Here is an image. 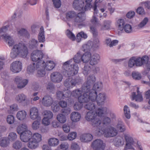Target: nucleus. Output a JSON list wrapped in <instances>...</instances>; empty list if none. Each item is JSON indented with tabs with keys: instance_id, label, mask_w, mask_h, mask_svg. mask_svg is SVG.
<instances>
[{
	"instance_id": "obj_36",
	"label": "nucleus",
	"mask_w": 150,
	"mask_h": 150,
	"mask_svg": "<svg viewBox=\"0 0 150 150\" xmlns=\"http://www.w3.org/2000/svg\"><path fill=\"white\" fill-rule=\"evenodd\" d=\"M39 42L43 43L45 41L44 31L43 27H41L38 36Z\"/></svg>"
},
{
	"instance_id": "obj_37",
	"label": "nucleus",
	"mask_w": 150,
	"mask_h": 150,
	"mask_svg": "<svg viewBox=\"0 0 150 150\" xmlns=\"http://www.w3.org/2000/svg\"><path fill=\"white\" fill-rule=\"evenodd\" d=\"M93 48L92 42L89 41L86 44L82 46V50L86 52H89Z\"/></svg>"
},
{
	"instance_id": "obj_4",
	"label": "nucleus",
	"mask_w": 150,
	"mask_h": 150,
	"mask_svg": "<svg viewBox=\"0 0 150 150\" xmlns=\"http://www.w3.org/2000/svg\"><path fill=\"white\" fill-rule=\"evenodd\" d=\"M96 81L94 75L90 74L87 79V81L84 83L81 88L83 93L88 94L92 90V85Z\"/></svg>"
},
{
	"instance_id": "obj_18",
	"label": "nucleus",
	"mask_w": 150,
	"mask_h": 150,
	"mask_svg": "<svg viewBox=\"0 0 150 150\" xmlns=\"http://www.w3.org/2000/svg\"><path fill=\"white\" fill-rule=\"evenodd\" d=\"M130 97L132 100H135V101L139 102L142 101L143 98L141 93L139 91V88H137V93L133 92L132 93Z\"/></svg>"
},
{
	"instance_id": "obj_22",
	"label": "nucleus",
	"mask_w": 150,
	"mask_h": 150,
	"mask_svg": "<svg viewBox=\"0 0 150 150\" xmlns=\"http://www.w3.org/2000/svg\"><path fill=\"white\" fill-rule=\"evenodd\" d=\"M39 62H44L43 63V67L47 70L50 71L52 70L55 66V64L52 61H46V63L44 60H40Z\"/></svg>"
},
{
	"instance_id": "obj_39",
	"label": "nucleus",
	"mask_w": 150,
	"mask_h": 150,
	"mask_svg": "<svg viewBox=\"0 0 150 150\" xmlns=\"http://www.w3.org/2000/svg\"><path fill=\"white\" fill-rule=\"evenodd\" d=\"M91 124L94 127H102L101 126L102 121L98 117H96L91 122Z\"/></svg>"
},
{
	"instance_id": "obj_61",
	"label": "nucleus",
	"mask_w": 150,
	"mask_h": 150,
	"mask_svg": "<svg viewBox=\"0 0 150 150\" xmlns=\"http://www.w3.org/2000/svg\"><path fill=\"white\" fill-rule=\"evenodd\" d=\"M132 76L135 80H139L141 79V74L138 71H134L132 73Z\"/></svg>"
},
{
	"instance_id": "obj_24",
	"label": "nucleus",
	"mask_w": 150,
	"mask_h": 150,
	"mask_svg": "<svg viewBox=\"0 0 150 150\" xmlns=\"http://www.w3.org/2000/svg\"><path fill=\"white\" fill-rule=\"evenodd\" d=\"M100 57L99 55L95 53L91 55L90 64L91 65H94L97 64L100 61Z\"/></svg>"
},
{
	"instance_id": "obj_43",
	"label": "nucleus",
	"mask_w": 150,
	"mask_h": 150,
	"mask_svg": "<svg viewBox=\"0 0 150 150\" xmlns=\"http://www.w3.org/2000/svg\"><path fill=\"white\" fill-rule=\"evenodd\" d=\"M26 115L27 113L25 111L21 110L18 112L16 117L18 120H23L25 119Z\"/></svg>"
},
{
	"instance_id": "obj_15",
	"label": "nucleus",
	"mask_w": 150,
	"mask_h": 150,
	"mask_svg": "<svg viewBox=\"0 0 150 150\" xmlns=\"http://www.w3.org/2000/svg\"><path fill=\"white\" fill-rule=\"evenodd\" d=\"M98 2H100V1H99L98 0H96L94 4V6L93 7V9L94 11L93 16L92 17V19H91V21L92 23L94 24H97L98 26L101 25V24L98 23L97 21V18L96 17L97 16V15L98 13V10L97 9V6L96 4Z\"/></svg>"
},
{
	"instance_id": "obj_34",
	"label": "nucleus",
	"mask_w": 150,
	"mask_h": 150,
	"mask_svg": "<svg viewBox=\"0 0 150 150\" xmlns=\"http://www.w3.org/2000/svg\"><path fill=\"white\" fill-rule=\"evenodd\" d=\"M96 114L94 111L88 112L85 116V119L88 121L91 122L97 117Z\"/></svg>"
},
{
	"instance_id": "obj_60",
	"label": "nucleus",
	"mask_w": 150,
	"mask_h": 150,
	"mask_svg": "<svg viewBox=\"0 0 150 150\" xmlns=\"http://www.w3.org/2000/svg\"><path fill=\"white\" fill-rule=\"evenodd\" d=\"M111 119L108 117H104L103 120L102 124L103 127L104 126H107L109 125L111 122Z\"/></svg>"
},
{
	"instance_id": "obj_57",
	"label": "nucleus",
	"mask_w": 150,
	"mask_h": 150,
	"mask_svg": "<svg viewBox=\"0 0 150 150\" xmlns=\"http://www.w3.org/2000/svg\"><path fill=\"white\" fill-rule=\"evenodd\" d=\"M58 121L61 123H64L66 121V118L65 116L62 114H58L57 117Z\"/></svg>"
},
{
	"instance_id": "obj_16",
	"label": "nucleus",
	"mask_w": 150,
	"mask_h": 150,
	"mask_svg": "<svg viewBox=\"0 0 150 150\" xmlns=\"http://www.w3.org/2000/svg\"><path fill=\"white\" fill-rule=\"evenodd\" d=\"M53 98L48 95H46L43 97L42 100V103L43 105L46 107L51 106L53 103Z\"/></svg>"
},
{
	"instance_id": "obj_64",
	"label": "nucleus",
	"mask_w": 150,
	"mask_h": 150,
	"mask_svg": "<svg viewBox=\"0 0 150 150\" xmlns=\"http://www.w3.org/2000/svg\"><path fill=\"white\" fill-rule=\"evenodd\" d=\"M100 45V41L98 38H96L92 42L93 48V49L98 48Z\"/></svg>"
},
{
	"instance_id": "obj_45",
	"label": "nucleus",
	"mask_w": 150,
	"mask_h": 150,
	"mask_svg": "<svg viewBox=\"0 0 150 150\" xmlns=\"http://www.w3.org/2000/svg\"><path fill=\"white\" fill-rule=\"evenodd\" d=\"M26 130H28L27 125L25 124H21L18 127L17 131L18 134H21Z\"/></svg>"
},
{
	"instance_id": "obj_46",
	"label": "nucleus",
	"mask_w": 150,
	"mask_h": 150,
	"mask_svg": "<svg viewBox=\"0 0 150 150\" xmlns=\"http://www.w3.org/2000/svg\"><path fill=\"white\" fill-rule=\"evenodd\" d=\"M81 55L79 52H78L74 56V57L73 58V60L72 62V64H76L79 63L81 62L82 60L81 59Z\"/></svg>"
},
{
	"instance_id": "obj_28",
	"label": "nucleus",
	"mask_w": 150,
	"mask_h": 150,
	"mask_svg": "<svg viewBox=\"0 0 150 150\" xmlns=\"http://www.w3.org/2000/svg\"><path fill=\"white\" fill-rule=\"evenodd\" d=\"M107 109L106 107L99 108L94 111L95 113H96V116L98 117H101L104 115L107 114Z\"/></svg>"
},
{
	"instance_id": "obj_8",
	"label": "nucleus",
	"mask_w": 150,
	"mask_h": 150,
	"mask_svg": "<svg viewBox=\"0 0 150 150\" xmlns=\"http://www.w3.org/2000/svg\"><path fill=\"white\" fill-rule=\"evenodd\" d=\"M43 62H40L38 61L36 64V70L37 71V75L39 77L44 76L46 72L45 69L43 67Z\"/></svg>"
},
{
	"instance_id": "obj_33",
	"label": "nucleus",
	"mask_w": 150,
	"mask_h": 150,
	"mask_svg": "<svg viewBox=\"0 0 150 150\" xmlns=\"http://www.w3.org/2000/svg\"><path fill=\"white\" fill-rule=\"evenodd\" d=\"M112 23V21L110 20H105L103 22V25L101 26L100 30H108L110 28L111 25Z\"/></svg>"
},
{
	"instance_id": "obj_53",
	"label": "nucleus",
	"mask_w": 150,
	"mask_h": 150,
	"mask_svg": "<svg viewBox=\"0 0 150 150\" xmlns=\"http://www.w3.org/2000/svg\"><path fill=\"white\" fill-rule=\"evenodd\" d=\"M94 101L88 102L84 106L85 108L89 110H94L95 108V104L93 103Z\"/></svg>"
},
{
	"instance_id": "obj_35",
	"label": "nucleus",
	"mask_w": 150,
	"mask_h": 150,
	"mask_svg": "<svg viewBox=\"0 0 150 150\" xmlns=\"http://www.w3.org/2000/svg\"><path fill=\"white\" fill-rule=\"evenodd\" d=\"M81 117L80 114L76 112H72L70 115V118L71 120L74 122L79 121L80 120Z\"/></svg>"
},
{
	"instance_id": "obj_20",
	"label": "nucleus",
	"mask_w": 150,
	"mask_h": 150,
	"mask_svg": "<svg viewBox=\"0 0 150 150\" xmlns=\"http://www.w3.org/2000/svg\"><path fill=\"white\" fill-rule=\"evenodd\" d=\"M106 98V95L104 93H100L98 95L97 93L96 101L97 104L100 105L104 103Z\"/></svg>"
},
{
	"instance_id": "obj_38",
	"label": "nucleus",
	"mask_w": 150,
	"mask_h": 150,
	"mask_svg": "<svg viewBox=\"0 0 150 150\" xmlns=\"http://www.w3.org/2000/svg\"><path fill=\"white\" fill-rule=\"evenodd\" d=\"M4 38L6 42L9 47L12 46L14 44V42L12 38L10 36L6 34L4 36Z\"/></svg>"
},
{
	"instance_id": "obj_51",
	"label": "nucleus",
	"mask_w": 150,
	"mask_h": 150,
	"mask_svg": "<svg viewBox=\"0 0 150 150\" xmlns=\"http://www.w3.org/2000/svg\"><path fill=\"white\" fill-rule=\"evenodd\" d=\"M149 21L148 18L147 17L144 18L143 20L137 26V28L140 29L143 28L147 24Z\"/></svg>"
},
{
	"instance_id": "obj_31",
	"label": "nucleus",
	"mask_w": 150,
	"mask_h": 150,
	"mask_svg": "<svg viewBox=\"0 0 150 150\" xmlns=\"http://www.w3.org/2000/svg\"><path fill=\"white\" fill-rule=\"evenodd\" d=\"M18 34L20 36L24 37L27 38H29L30 37V33L27 30L24 28H21L18 30Z\"/></svg>"
},
{
	"instance_id": "obj_48",
	"label": "nucleus",
	"mask_w": 150,
	"mask_h": 150,
	"mask_svg": "<svg viewBox=\"0 0 150 150\" xmlns=\"http://www.w3.org/2000/svg\"><path fill=\"white\" fill-rule=\"evenodd\" d=\"M35 63H33L32 64L29 65L27 68V73L29 74H32L34 72L35 69H36V66Z\"/></svg>"
},
{
	"instance_id": "obj_62",
	"label": "nucleus",
	"mask_w": 150,
	"mask_h": 150,
	"mask_svg": "<svg viewBox=\"0 0 150 150\" xmlns=\"http://www.w3.org/2000/svg\"><path fill=\"white\" fill-rule=\"evenodd\" d=\"M17 137V136L16 133L11 132L9 133L7 138L9 141L12 142L16 140Z\"/></svg>"
},
{
	"instance_id": "obj_5",
	"label": "nucleus",
	"mask_w": 150,
	"mask_h": 150,
	"mask_svg": "<svg viewBox=\"0 0 150 150\" xmlns=\"http://www.w3.org/2000/svg\"><path fill=\"white\" fill-rule=\"evenodd\" d=\"M84 12H82L76 13V16L73 21L74 24L78 25V27L81 28L86 25L84 21L86 19V16Z\"/></svg>"
},
{
	"instance_id": "obj_52",
	"label": "nucleus",
	"mask_w": 150,
	"mask_h": 150,
	"mask_svg": "<svg viewBox=\"0 0 150 150\" xmlns=\"http://www.w3.org/2000/svg\"><path fill=\"white\" fill-rule=\"evenodd\" d=\"M18 110V107L17 105L14 104L10 106V108L7 110V112L9 114L13 113V112L17 111Z\"/></svg>"
},
{
	"instance_id": "obj_47",
	"label": "nucleus",
	"mask_w": 150,
	"mask_h": 150,
	"mask_svg": "<svg viewBox=\"0 0 150 150\" xmlns=\"http://www.w3.org/2000/svg\"><path fill=\"white\" fill-rule=\"evenodd\" d=\"M71 95V92L68 90L63 91V99H65L66 98H68V101L70 103L72 102V99L69 98Z\"/></svg>"
},
{
	"instance_id": "obj_40",
	"label": "nucleus",
	"mask_w": 150,
	"mask_h": 150,
	"mask_svg": "<svg viewBox=\"0 0 150 150\" xmlns=\"http://www.w3.org/2000/svg\"><path fill=\"white\" fill-rule=\"evenodd\" d=\"M39 42L35 39H32L29 41V47L31 49H36L38 45Z\"/></svg>"
},
{
	"instance_id": "obj_1",
	"label": "nucleus",
	"mask_w": 150,
	"mask_h": 150,
	"mask_svg": "<svg viewBox=\"0 0 150 150\" xmlns=\"http://www.w3.org/2000/svg\"><path fill=\"white\" fill-rule=\"evenodd\" d=\"M11 51L10 56L12 58H15L18 56L25 58L28 54L27 47L23 43H19L14 45Z\"/></svg>"
},
{
	"instance_id": "obj_56",
	"label": "nucleus",
	"mask_w": 150,
	"mask_h": 150,
	"mask_svg": "<svg viewBox=\"0 0 150 150\" xmlns=\"http://www.w3.org/2000/svg\"><path fill=\"white\" fill-rule=\"evenodd\" d=\"M87 35L86 34L83 32H81L79 33L76 35V40L78 42H79L81 39V38H83L84 39L87 38Z\"/></svg>"
},
{
	"instance_id": "obj_32",
	"label": "nucleus",
	"mask_w": 150,
	"mask_h": 150,
	"mask_svg": "<svg viewBox=\"0 0 150 150\" xmlns=\"http://www.w3.org/2000/svg\"><path fill=\"white\" fill-rule=\"evenodd\" d=\"M139 67H141L144 64H147L149 61V57L148 56L145 55L142 57H137Z\"/></svg>"
},
{
	"instance_id": "obj_42",
	"label": "nucleus",
	"mask_w": 150,
	"mask_h": 150,
	"mask_svg": "<svg viewBox=\"0 0 150 150\" xmlns=\"http://www.w3.org/2000/svg\"><path fill=\"white\" fill-rule=\"evenodd\" d=\"M91 54L90 52H86L81 57L82 61L84 63H87L90 61Z\"/></svg>"
},
{
	"instance_id": "obj_17",
	"label": "nucleus",
	"mask_w": 150,
	"mask_h": 150,
	"mask_svg": "<svg viewBox=\"0 0 150 150\" xmlns=\"http://www.w3.org/2000/svg\"><path fill=\"white\" fill-rule=\"evenodd\" d=\"M15 81L17 84V87L19 88H24L28 84V81L27 79H22V77L17 76L15 79Z\"/></svg>"
},
{
	"instance_id": "obj_44",
	"label": "nucleus",
	"mask_w": 150,
	"mask_h": 150,
	"mask_svg": "<svg viewBox=\"0 0 150 150\" xmlns=\"http://www.w3.org/2000/svg\"><path fill=\"white\" fill-rule=\"evenodd\" d=\"M29 141L28 146L29 148L32 149H35L38 146V143L35 140L31 139Z\"/></svg>"
},
{
	"instance_id": "obj_50",
	"label": "nucleus",
	"mask_w": 150,
	"mask_h": 150,
	"mask_svg": "<svg viewBox=\"0 0 150 150\" xmlns=\"http://www.w3.org/2000/svg\"><path fill=\"white\" fill-rule=\"evenodd\" d=\"M117 127L119 132H123L126 130L125 125L122 121L118 122L117 125Z\"/></svg>"
},
{
	"instance_id": "obj_58",
	"label": "nucleus",
	"mask_w": 150,
	"mask_h": 150,
	"mask_svg": "<svg viewBox=\"0 0 150 150\" xmlns=\"http://www.w3.org/2000/svg\"><path fill=\"white\" fill-rule=\"evenodd\" d=\"M123 110L125 117L128 119H130L131 115L129 108L127 105H125Z\"/></svg>"
},
{
	"instance_id": "obj_55",
	"label": "nucleus",
	"mask_w": 150,
	"mask_h": 150,
	"mask_svg": "<svg viewBox=\"0 0 150 150\" xmlns=\"http://www.w3.org/2000/svg\"><path fill=\"white\" fill-rule=\"evenodd\" d=\"M31 139L39 143L42 140V136L38 133H35L32 136Z\"/></svg>"
},
{
	"instance_id": "obj_54",
	"label": "nucleus",
	"mask_w": 150,
	"mask_h": 150,
	"mask_svg": "<svg viewBox=\"0 0 150 150\" xmlns=\"http://www.w3.org/2000/svg\"><path fill=\"white\" fill-rule=\"evenodd\" d=\"M59 143L58 140L55 138H51L48 141V144L51 146H55Z\"/></svg>"
},
{
	"instance_id": "obj_13",
	"label": "nucleus",
	"mask_w": 150,
	"mask_h": 150,
	"mask_svg": "<svg viewBox=\"0 0 150 150\" xmlns=\"http://www.w3.org/2000/svg\"><path fill=\"white\" fill-rule=\"evenodd\" d=\"M29 115L30 118L33 120H39L40 118L38 110L35 107H33L30 109Z\"/></svg>"
},
{
	"instance_id": "obj_19",
	"label": "nucleus",
	"mask_w": 150,
	"mask_h": 150,
	"mask_svg": "<svg viewBox=\"0 0 150 150\" xmlns=\"http://www.w3.org/2000/svg\"><path fill=\"white\" fill-rule=\"evenodd\" d=\"M62 74L57 72L52 73L51 75V79L52 81L54 83H59L62 79Z\"/></svg>"
},
{
	"instance_id": "obj_6",
	"label": "nucleus",
	"mask_w": 150,
	"mask_h": 150,
	"mask_svg": "<svg viewBox=\"0 0 150 150\" xmlns=\"http://www.w3.org/2000/svg\"><path fill=\"white\" fill-rule=\"evenodd\" d=\"M95 95V93H91L90 92L88 94L83 93L79 97V101L82 103H86L90 101H95L96 98Z\"/></svg>"
},
{
	"instance_id": "obj_21",
	"label": "nucleus",
	"mask_w": 150,
	"mask_h": 150,
	"mask_svg": "<svg viewBox=\"0 0 150 150\" xmlns=\"http://www.w3.org/2000/svg\"><path fill=\"white\" fill-rule=\"evenodd\" d=\"M27 96L23 93L19 94L15 98L16 101L19 103H22L25 101L26 105L29 104L30 100L27 98Z\"/></svg>"
},
{
	"instance_id": "obj_12",
	"label": "nucleus",
	"mask_w": 150,
	"mask_h": 150,
	"mask_svg": "<svg viewBox=\"0 0 150 150\" xmlns=\"http://www.w3.org/2000/svg\"><path fill=\"white\" fill-rule=\"evenodd\" d=\"M106 129L105 137L107 138L112 137L115 136L118 134V131L115 128L110 127Z\"/></svg>"
},
{
	"instance_id": "obj_9",
	"label": "nucleus",
	"mask_w": 150,
	"mask_h": 150,
	"mask_svg": "<svg viewBox=\"0 0 150 150\" xmlns=\"http://www.w3.org/2000/svg\"><path fill=\"white\" fill-rule=\"evenodd\" d=\"M21 62L18 61L13 62L11 65L10 69L12 72L17 73L20 71L22 69Z\"/></svg>"
},
{
	"instance_id": "obj_25",
	"label": "nucleus",
	"mask_w": 150,
	"mask_h": 150,
	"mask_svg": "<svg viewBox=\"0 0 150 150\" xmlns=\"http://www.w3.org/2000/svg\"><path fill=\"white\" fill-rule=\"evenodd\" d=\"M103 87L102 83L100 82H98L95 83L93 85L91 93H95L96 97L97 92L100 91Z\"/></svg>"
},
{
	"instance_id": "obj_23",
	"label": "nucleus",
	"mask_w": 150,
	"mask_h": 150,
	"mask_svg": "<svg viewBox=\"0 0 150 150\" xmlns=\"http://www.w3.org/2000/svg\"><path fill=\"white\" fill-rule=\"evenodd\" d=\"M138 61L137 57H132L128 62V67L129 68H132L135 66L137 67H139Z\"/></svg>"
},
{
	"instance_id": "obj_2",
	"label": "nucleus",
	"mask_w": 150,
	"mask_h": 150,
	"mask_svg": "<svg viewBox=\"0 0 150 150\" xmlns=\"http://www.w3.org/2000/svg\"><path fill=\"white\" fill-rule=\"evenodd\" d=\"M73 61L72 59H71L63 64L62 68L64 69L63 74L65 76L69 77L75 75L78 73V66L76 64H72Z\"/></svg>"
},
{
	"instance_id": "obj_30",
	"label": "nucleus",
	"mask_w": 150,
	"mask_h": 150,
	"mask_svg": "<svg viewBox=\"0 0 150 150\" xmlns=\"http://www.w3.org/2000/svg\"><path fill=\"white\" fill-rule=\"evenodd\" d=\"M114 145L118 147L123 145L124 141L123 138L120 136H117L113 140Z\"/></svg>"
},
{
	"instance_id": "obj_27",
	"label": "nucleus",
	"mask_w": 150,
	"mask_h": 150,
	"mask_svg": "<svg viewBox=\"0 0 150 150\" xmlns=\"http://www.w3.org/2000/svg\"><path fill=\"white\" fill-rule=\"evenodd\" d=\"M76 12L74 11H70L67 12L65 13V18L66 21H73L75 17Z\"/></svg>"
},
{
	"instance_id": "obj_14",
	"label": "nucleus",
	"mask_w": 150,
	"mask_h": 150,
	"mask_svg": "<svg viewBox=\"0 0 150 150\" xmlns=\"http://www.w3.org/2000/svg\"><path fill=\"white\" fill-rule=\"evenodd\" d=\"M32 135V132L28 130H26L20 134V139L22 141L27 142L31 138Z\"/></svg>"
},
{
	"instance_id": "obj_3",
	"label": "nucleus",
	"mask_w": 150,
	"mask_h": 150,
	"mask_svg": "<svg viewBox=\"0 0 150 150\" xmlns=\"http://www.w3.org/2000/svg\"><path fill=\"white\" fill-rule=\"evenodd\" d=\"M92 0H85L86 4L84 7V3L82 0H75L73 3V6L75 10L85 12V11L90 10L92 7L91 4Z\"/></svg>"
},
{
	"instance_id": "obj_11",
	"label": "nucleus",
	"mask_w": 150,
	"mask_h": 150,
	"mask_svg": "<svg viewBox=\"0 0 150 150\" xmlns=\"http://www.w3.org/2000/svg\"><path fill=\"white\" fill-rule=\"evenodd\" d=\"M43 56V54L41 51L36 50L34 51L32 53L31 58L33 61H39L42 59Z\"/></svg>"
},
{
	"instance_id": "obj_41",
	"label": "nucleus",
	"mask_w": 150,
	"mask_h": 150,
	"mask_svg": "<svg viewBox=\"0 0 150 150\" xmlns=\"http://www.w3.org/2000/svg\"><path fill=\"white\" fill-rule=\"evenodd\" d=\"M10 142L7 137H2L0 139V146L6 147L9 144Z\"/></svg>"
},
{
	"instance_id": "obj_59",
	"label": "nucleus",
	"mask_w": 150,
	"mask_h": 150,
	"mask_svg": "<svg viewBox=\"0 0 150 150\" xmlns=\"http://www.w3.org/2000/svg\"><path fill=\"white\" fill-rule=\"evenodd\" d=\"M43 114L44 117L51 119L53 117V116L52 112L48 110H45L43 112Z\"/></svg>"
},
{
	"instance_id": "obj_7",
	"label": "nucleus",
	"mask_w": 150,
	"mask_h": 150,
	"mask_svg": "<svg viewBox=\"0 0 150 150\" xmlns=\"http://www.w3.org/2000/svg\"><path fill=\"white\" fill-rule=\"evenodd\" d=\"M82 79L79 76L70 79L68 78L64 82V86L67 88H71L75 86L77 84H79L81 82Z\"/></svg>"
},
{
	"instance_id": "obj_10",
	"label": "nucleus",
	"mask_w": 150,
	"mask_h": 150,
	"mask_svg": "<svg viewBox=\"0 0 150 150\" xmlns=\"http://www.w3.org/2000/svg\"><path fill=\"white\" fill-rule=\"evenodd\" d=\"M91 146L95 150H103L105 148V145L102 140L97 139L93 142Z\"/></svg>"
},
{
	"instance_id": "obj_26",
	"label": "nucleus",
	"mask_w": 150,
	"mask_h": 150,
	"mask_svg": "<svg viewBox=\"0 0 150 150\" xmlns=\"http://www.w3.org/2000/svg\"><path fill=\"white\" fill-rule=\"evenodd\" d=\"M93 139L92 135L89 133H85L80 136V140L83 142H88L91 141Z\"/></svg>"
},
{
	"instance_id": "obj_63",
	"label": "nucleus",
	"mask_w": 150,
	"mask_h": 150,
	"mask_svg": "<svg viewBox=\"0 0 150 150\" xmlns=\"http://www.w3.org/2000/svg\"><path fill=\"white\" fill-rule=\"evenodd\" d=\"M106 132V129L103 127H99L98 130H96V134L98 136H100L102 134H104L105 137V133Z\"/></svg>"
},
{
	"instance_id": "obj_49",
	"label": "nucleus",
	"mask_w": 150,
	"mask_h": 150,
	"mask_svg": "<svg viewBox=\"0 0 150 150\" xmlns=\"http://www.w3.org/2000/svg\"><path fill=\"white\" fill-rule=\"evenodd\" d=\"M83 93L81 89H77L74 90L71 92V95L76 98H78L80 97Z\"/></svg>"
},
{
	"instance_id": "obj_29",
	"label": "nucleus",
	"mask_w": 150,
	"mask_h": 150,
	"mask_svg": "<svg viewBox=\"0 0 150 150\" xmlns=\"http://www.w3.org/2000/svg\"><path fill=\"white\" fill-rule=\"evenodd\" d=\"M115 24L118 30L121 31H123L124 30L123 27L125 25V21L123 19H117L116 21Z\"/></svg>"
}]
</instances>
